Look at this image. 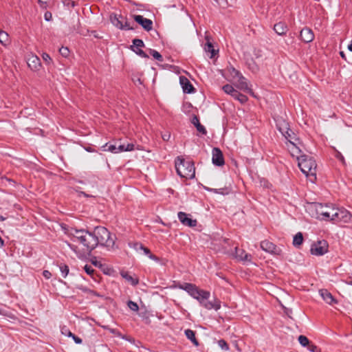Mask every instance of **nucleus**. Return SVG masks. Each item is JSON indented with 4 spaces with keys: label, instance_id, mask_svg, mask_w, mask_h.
Listing matches in <instances>:
<instances>
[{
    "label": "nucleus",
    "instance_id": "obj_1",
    "mask_svg": "<svg viewBox=\"0 0 352 352\" xmlns=\"http://www.w3.org/2000/svg\"><path fill=\"white\" fill-rule=\"evenodd\" d=\"M69 235L72 237L74 242L78 243L82 245V248L80 249L77 245L67 242V246L76 253L79 258L90 256L91 252L96 248L95 239L91 231L85 229L72 228Z\"/></svg>",
    "mask_w": 352,
    "mask_h": 352
},
{
    "label": "nucleus",
    "instance_id": "obj_2",
    "mask_svg": "<svg viewBox=\"0 0 352 352\" xmlns=\"http://www.w3.org/2000/svg\"><path fill=\"white\" fill-rule=\"evenodd\" d=\"M177 287L186 292L192 298L196 299L201 306L208 310L213 309L215 311H218L221 309V302L219 299L214 298L213 301L208 300L210 296V292L199 289L195 284L190 283H179Z\"/></svg>",
    "mask_w": 352,
    "mask_h": 352
},
{
    "label": "nucleus",
    "instance_id": "obj_3",
    "mask_svg": "<svg viewBox=\"0 0 352 352\" xmlns=\"http://www.w3.org/2000/svg\"><path fill=\"white\" fill-rule=\"evenodd\" d=\"M298 160V165L300 170L306 177H311L310 179L313 182V179H316V168L317 164L316 160L313 157L307 155L306 154H302L295 155Z\"/></svg>",
    "mask_w": 352,
    "mask_h": 352
},
{
    "label": "nucleus",
    "instance_id": "obj_4",
    "mask_svg": "<svg viewBox=\"0 0 352 352\" xmlns=\"http://www.w3.org/2000/svg\"><path fill=\"white\" fill-rule=\"evenodd\" d=\"M333 208L332 206L318 202L311 203L308 206L309 212L312 217L325 221H329L331 215L334 212Z\"/></svg>",
    "mask_w": 352,
    "mask_h": 352
},
{
    "label": "nucleus",
    "instance_id": "obj_5",
    "mask_svg": "<svg viewBox=\"0 0 352 352\" xmlns=\"http://www.w3.org/2000/svg\"><path fill=\"white\" fill-rule=\"evenodd\" d=\"M91 232L95 239L96 248L98 245L107 248H112L114 245V239L111 237V232L106 228L97 226Z\"/></svg>",
    "mask_w": 352,
    "mask_h": 352
},
{
    "label": "nucleus",
    "instance_id": "obj_6",
    "mask_svg": "<svg viewBox=\"0 0 352 352\" xmlns=\"http://www.w3.org/2000/svg\"><path fill=\"white\" fill-rule=\"evenodd\" d=\"M175 168L181 177L191 179L195 177V168L192 161H186L182 157H177Z\"/></svg>",
    "mask_w": 352,
    "mask_h": 352
},
{
    "label": "nucleus",
    "instance_id": "obj_7",
    "mask_svg": "<svg viewBox=\"0 0 352 352\" xmlns=\"http://www.w3.org/2000/svg\"><path fill=\"white\" fill-rule=\"evenodd\" d=\"M329 221L335 224L351 223L352 214L344 208H334Z\"/></svg>",
    "mask_w": 352,
    "mask_h": 352
},
{
    "label": "nucleus",
    "instance_id": "obj_8",
    "mask_svg": "<svg viewBox=\"0 0 352 352\" xmlns=\"http://www.w3.org/2000/svg\"><path fill=\"white\" fill-rule=\"evenodd\" d=\"M283 135L292 146L289 148L292 157H295L296 154H300L302 151L298 145L301 144V142L296 134L290 129L288 131L283 133Z\"/></svg>",
    "mask_w": 352,
    "mask_h": 352
},
{
    "label": "nucleus",
    "instance_id": "obj_9",
    "mask_svg": "<svg viewBox=\"0 0 352 352\" xmlns=\"http://www.w3.org/2000/svg\"><path fill=\"white\" fill-rule=\"evenodd\" d=\"M111 23L119 30H133L134 28L130 25L127 21L126 17H124L122 14L111 13L110 14Z\"/></svg>",
    "mask_w": 352,
    "mask_h": 352
},
{
    "label": "nucleus",
    "instance_id": "obj_10",
    "mask_svg": "<svg viewBox=\"0 0 352 352\" xmlns=\"http://www.w3.org/2000/svg\"><path fill=\"white\" fill-rule=\"evenodd\" d=\"M329 244L325 240H319L312 243L310 252L314 256H322L328 252Z\"/></svg>",
    "mask_w": 352,
    "mask_h": 352
},
{
    "label": "nucleus",
    "instance_id": "obj_11",
    "mask_svg": "<svg viewBox=\"0 0 352 352\" xmlns=\"http://www.w3.org/2000/svg\"><path fill=\"white\" fill-rule=\"evenodd\" d=\"M222 89L225 93L230 95L234 99L239 101L240 103L241 104H245L248 100V98L245 95L240 93L239 91L235 89L231 85L226 84L223 86Z\"/></svg>",
    "mask_w": 352,
    "mask_h": 352
},
{
    "label": "nucleus",
    "instance_id": "obj_12",
    "mask_svg": "<svg viewBox=\"0 0 352 352\" xmlns=\"http://www.w3.org/2000/svg\"><path fill=\"white\" fill-rule=\"evenodd\" d=\"M261 248L270 254L274 255H280L282 250L275 244L268 240H264L261 242Z\"/></svg>",
    "mask_w": 352,
    "mask_h": 352
},
{
    "label": "nucleus",
    "instance_id": "obj_13",
    "mask_svg": "<svg viewBox=\"0 0 352 352\" xmlns=\"http://www.w3.org/2000/svg\"><path fill=\"white\" fill-rule=\"evenodd\" d=\"M212 164L217 166H222L225 164L224 157L221 150L219 148L214 147L212 151Z\"/></svg>",
    "mask_w": 352,
    "mask_h": 352
},
{
    "label": "nucleus",
    "instance_id": "obj_14",
    "mask_svg": "<svg viewBox=\"0 0 352 352\" xmlns=\"http://www.w3.org/2000/svg\"><path fill=\"white\" fill-rule=\"evenodd\" d=\"M133 18L134 21L142 27V28L149 32L153 29V21L146 18H144L142 15H133Z\"/></svg>",
    "mask_w": 352,
    "mask_h": 352
},
{
    "label": "nucleus",
    "instance_id": "obj_15",
    "mask_svg": "<svg viewBox=\"0 0 352 352\" xmlns=\"http://www.w3.org/2000/svg\"><path fill=\"white\" fill-rule=\"evenodd\" d=\"M179 83L184 94H190L196 91V89L186 77L181 76L179 77Z\"/></svg>",
    "mask_w": 352,
    "mask_h": 352
},
{
    "label": "nucleus",
    "instance_id": "obj_16",
    "mask_svg": "<svg viewBox=\"0 0 352 352\" xmlns=\"http://www.w3.org/2000/svg\"><path fill=\"white\" fill-rule=\"evenodd\" d=\"M177 217L180 222L184 226L193 228L195 227L197 224L196 219H192L188 217V214L184 212H179Z\"/></svg>",
    "mask_w": 352,
    "mask_h": 352
},
{
    "label": "nucleus",
    "instance_id": "obj_17",
    "mask_svg": "<svg viewBox=\"0 0 352 352\" xmlns=\"http://www.w3.org/2000/svg\"><path fill=\"white\" fill-rule=\"evenodd\" d=\"M300 38L305 43L311 42L314 39V34L309 28H304L300 32Z\"/></svg>",
    "mask_w": 352,
    "mask_h": 352
},
{
    "label": "nucleus",
    "instance_id": "obj_18",
    "mask_svg": "<svg viewBox=\"0 0 352 352\" xmlns=\"http://www.w3.org/2000/svg\"><path fill=\"white\" fill-rule=\"evenodd\" d=\"M28 67L32 71H38L41 67V62L37 56H30L27 61Z\"/></svg>",
    "mask_w": 352,
    "mask_h": 352
},
{
    "label": "nucleus",
    "instance_id": "obj_19",
    "mask_svg": "<svg viewBox=\"0 0 352 352\" xmlns=\"http://www.w3.org/2000/svg\"><path fill=\"white\" fill-rule=\"evenodd\" d=\"M319 293L322 299L329 305H333L338 303V300L333 295L326 289L319 290Z\"/></svg>",
    "mask_w": 352,
    "mask_h": 352
},
{
    "label": "nucleus",
    "instance_id": "obj_20",
    "mask_svg": "<svg viewBox=\"0 0 352 352\" xmlns=\"http://www.w3.org/2000/svg\"><path fill=\"white\" fill-rule=\"evenodd\" d=\"M274 31L279 36H285L289 30V28L286 23L279 21L274 25Z\"/></svg>",
    "mask_w": 352,
    "mask_h": 352
},
{
    "label": "nucleus",
    "instance_id": "obj_21",
    "mask_svg": "<svg viewBox=\"0 0 352 352\" xmlns=\"http://www.w3.org/2000/svg\"><path fill=\"white\" fill-rule=\"evenodd\" d=\"M191 123L195 126L197 131L201 135H206L207 134V130L205 126L200 123L198 116L194 115Z\"/></svg>",
    "mask_w": 352,
    "mask_h": 352
},
{
    "label": "nucleus",
    "instance_id": "obj_22",
    "mask_svg": "<svg viewBox=\"0 0 352 352\" xmlns=\"http://www.w3.org/2000/svg\"><path fill=\"white\" fill-rule=\"evenodd\" d=\"M120 275L133 286H136L139 284V278L136 276H131L129 272L122 271L120 272Z\"/></svg>",
    "mask_w": 352,
    "mask_h": 352
},
{
    "label": "nucleus",
    "instance_id": "obj_23",
    "mask_svg": "<svg viewBox=\"0 0 352 352\" xmlns=\"http://www.w3.org/2000/svg\"><path fill=\"white\" fill-rule=\"evenodd\" d=\"M276 122L277 129L281 133L282 135L290 129L289 123L282 118H278Z\"/></svg>",
    "mask_w": 352,
    "mask_h": 352
},
{
    "label": "nucleus",
    "instance_id": "obj_24",
    "mask_svg": "<svg viewBox=\"0 0 352 352\" xmlns=\"http://www.w3.org/2000/svg\"><path fill=\"white\" fill-rule=\"evenodd\" d=\"M234 71L236 72V74L237 76H239L240 74V76H239V86L238 87L241 89V90H243V91H246L247 89H248L249 87H248V84L247 82V80L245 77H243L240 73L239 72L235 70L234 69Z\"/></svg>",
    "mask_w": 352,
    "mask_h": 352
},
{
    "label": "nucleus",
    "instance_id": "obj_25",
    "mask_svg": "<svg viewBox=\"0 0 352 352\" xmlns=\"http://www.w3.org/2000/svg\"><path fill=\"white\" fill-rule=\"evenodd\" d=\"M186 338L190 340L195 346H199V343L195 337V332L191 329H186L184 331Z\"/></svg>",
    "mask_w": 352,
    "mask_h": 352
},
{
    "label": "nucleus",
    "instance_id": "obj_26",
    "mask_svg": "<svg viewBox=\"0 0 352 352\" xmlns=\"http://www.w3.org/2000/svg\"><path fill=\"white\" fill-rule=\"evenodd\" d=\"M62 333L67 337L72 338L76 344H80L82 343V340L72 333L69 329H65V331L63 329Z\"/></svg>",
    "mask_w": 352,
    "mask_h": 352
},
{
    "label": "nucleus",
    "instance_id": "obj_27",
    "mask_svg": "<svg viewBox=\"0 0 352 352\" xmlns=\"http://www.w3.org/2000/svg\"><path fill=\"white\" fill-rule=\"evenodd\" d=\"M303 235L302 232H299L296 234L293 238V245L294 247L298 248L303 243Z\"/></svg>",
    "mask_w": 352,
    "mask_h": 352
},
{
    "label": "nucleus",
    "instance_id": "obj_28",
    "mask_svg": "<svg viewBox=\"0 0 352 352\" xmlns=\"http://www.w3.org/2000/svg\"><path fill=\"white\" fill-rule=\"evenodd\" d=\"M133 45L130 46V49L132 51H135V49H140V47H144V43L142 39L134 38L132 41Z\"/></svg>",
    "mask_w": 352,
    "mask_h": 352
},
{
    "label": "nucleus",
    "instance_id": "obj_29",
    "mask_svg": "<svg viewBox=\"0 0 352 352\" xmlns=\"http://www.w3.org/2000/svg\"><path fill=\"white\" fill-rule=\"evenodd\" d=\"M206 190L208 192H212L214 193L221 194L223 195H228L229 193V190L228 188H211L208 187H205Z\"/></svg>",
    "mask_w": 352,
    "mask_h": 352
},
{
    "label": "nucleus",
    "instance_id": "obj_30",
    "mask_svg": "<svg viewBox=\"0 0 352 352\" xmlns=\"http://www.w3.org/2000/svg\"><path fill=\"white\" fill-rule=\"evenodd\" d=\"M0 43L6 46L10 44V39L8 34L3 30H0Z\"/></svg>",
    "mask_w": 352,
    "mask_h": 352
},
{
    "label": "nucleus",
    "instance_id": "obj_31",
    "mask_svg": "<svg viewBox=\"0 0 352 352\" xmlns=\"http://www.w3.org/2000/svg\"><path fill=\"white\" fill-rule=\"evenodd\" d=\"M101 149L103 151H109L113 153H117V146L114 144H111L110 143H106L102 146H101Z\"/></svg>",
    "mask_w": 352,
    "mask_h": 352
},
{
    "label": "nucleus",
    "instance_id": "obj_32",
    "mask_svg": "<svg viewBox=\"0 0 352 352\" xmlns=\"http://www.w3.org/2000/svg\"><path fill=\"white\" fill-rule=\"evenodd\" d=\"M204 50L206 52L210 53L211 56L210 58H212L216 54V50L214 49V46L211 42H210L208 40L207 41L206 43L204 46Z\"/></svg>",
    "mask_w": 352,
    "mask_h": 352
},
{
    "label": "nucleus",
    "instance_id": "obj_33",
    "mask_svg": "<svg viewBox=\"0 0 352 352\" xmlns=\"http://www.w3.org/2000/svg\"><path fill=\"white\" fill-rule=\"evenodd\" d=\"M79 289L81 290L83 293L89 294L94 296L102 297V295L100 294L96 291L90 289L89 288L85 287V286L80 287Z\"/></svg>",
    "mask_w": 352,
    "mask_h": 352
},
{
    "label": "nucleus",
    "instance_id": "obj_34",
    "mask_svg": "<svg viewBox=\"0 0 352 352\" xmlns=\"http://www.w3.org/2000/svg\"><path fill=\"white\" fill-rule=\"evenodd\" d=\"M129 246L136 250V252L138 253H141L144 247V245L140 242L129 243Z\"/></svg>",
    "mask_w": 352,
    "mask_h": 352
},
{
    "label": "nucleus",
    "instance_id": "obj_35",
    "mask_svg": "<svg viewBox=\"0 0 352 352\" xmlns=\"http://www.w3.org/2000/svg\"><path fill=\"white\" fill-rule=\"evenodd\" d=\"M142 252H143V253L145 255H146L151 260H153L155 261H160V258L157 256H155L153 254H152L151 250L148 248L144 246Z\"/></svg>",
    "mask_w": 352,
    "mask_h": 352
},
{
    "label": "nucleus",
    "instance_id": "obj_36",
    "mask_svg": "<svg viewBox=\"0 0 352 352\" xmlns=\"http://www.w3.org/2000/svg\"><path fill=\"white\" fill-rule=\"evenodd\" d=\"M58 267H59V270L61 272L62 276L63 278H65L68 275L69 272L68 265L65 263H60L58 265Z\"/></svg>",
    "mask_w": 352,
    "mask_h": 352
},
{
    "label": "nucleus",
    "instance_id": "obj_37",
    "mask_svg": "<svg viewBox=\"0 0 352 352\" xmlns=\"http://www.w3.org/2000/svg\"><path fill=\"white\" fill-rule=\"evenodd\" d=\"M149 52H150V54L157 60L160 61V62H163L164 61V58H163V56L160 54V52H158L157 51H156L155 50H153V49H150L149 50Z\"/></svg>",
    "mask_w": 352,
    "mask_h": 352
},
{
    "label": "nucleus",
    "instance_id": "obj_38",
    "mask_svg": "<svg viewBox=\"0 0 352 352\" xmlns=\"http://www.w3.org/2000/svg\"><path fill=\"white\" fill-rule=\"evenodd\" d=\"M298 342L302 346H307L309 344V339L303 335H300L298 337Z\"/></svg>",
    "mask_w": 352,
    "mask_h": 352
},
{
    "label": "nucleus",
    "instance_id": "obj_39",
    "mask_svg": "<svg viewBox=\"0 0 352 352\" xmlns=\"http://www.w3.org/2000/svg\"><path fill=\"white\" fill-rule=\"evenodd\" d=\"M217 343H218L219 346L222 350L228 351L230 349L229 345L225 340L221 339V340H218Z\"/></svg>",
    "mask_w": 352,
    "mask_h": 352
},
{
    "label": "nucleus",
    "instance_id": "obj_40",
    "mask_svg": "<svg viewBox=\"0 0 352 352\" xmlns=\"http://www.w3.org/2000/svg\"><path fill=\"white\" fill-rule=\"evenodd\" d=\"M127 306L133 311L137 312L139 310L138 305L131 300L127 302Z\"/></svg>",
    "mask_w": 352,
    "mask_h": 352
},
{
    "label": "nucleus",
    "instance_id": "obj_41",
    "mask_svg": "<svg viewBox=\"0 0 352 352\" xmlns=\"http://www.w3.org/2000/svg\"><path fill=\"white\" fill-rule=\"evenodd\" d=\"M59 52L62 56L66 58L69 54V50L67 47H62L59 49Z\"/></svg>",
    "mask_w": 352,
    "mask_h": 352
},
{
    "label": "nucleus",
    "instance_id": "obj_42",
    "mask_svg": "<svg viewBox=\"0 0 352 352\" xmlns=\"http://www.w3.org/2000/svg\"><path fill=\"white\" fill-rule=\"evenodd\" d=\"M84 270L85 272L90 276H92L95 272V270L90 265H85L84 267Z\"/></svg>",
    "mask_w": 352,
    "mask_h": 352
},
{
    "label": "nucleus",
    "instance_id": "obj_43",
    "mask_svg": "<svg viewBox=\"0 0 352 352\" xmlns=\"http://www.w3.org/2000/svg\"><path fill=\"white\" fill-rule=\"evenodd\" d=\"M133 52L142 58H148V55L141 49H135V50Z\"/></svg>",
    "mask_w": 352,
    "mask_h": 352
},
{
    "label": "nucleus",
    "instance_id": "obj_44",
    "mask_svg": "<svg viewBox=\"0 0 352 352\" xmlns=\"http://www.w3.org/2000/svg\"><path fill=\"white\" fill-rule=\"evenodd\" d=\"M42 58L43 59V60L47 64V65H50V63H52V58L50 57V56L47 54V53H43L42 54Z\"/></svg>",
    "mask_w": 352,
    "mask_h": 352
},
{
    "label": "nucleus",
    "instance_id": "obj_45",
    "mask_svg": "<svg viewBox=\"0 0 352 352\" xmlns=\"http://www.w3.org/2000/svg\"><path fill=\"white\" fill-rule=\"evenodd\" d=\"M307 349L311 352H318V346L314 344H309V345L307 346Z\"/></svg>",
    "mask_w": 352,
    "mask_h": 352
},
{
    "label": "nucleus",
    "instance_id": "obj_46",
    "mask_svg": "<svg viewBox=\"0 0 352 352\" xmlns=\"http://www.w3.org/2000/svg\"><path fill=\"white\" fill-rule=\"evenodd\" d=\"M135 145L133 144H124L125 151H131L134 150Z\"/></svg>",
    "mask_w": 352,
    "mask_h": 352
},
{
    "label": "nucleus",
    "instance_id": "obj_47",
    "mask_svg": "<svg viewBox=\"0 0 352 352\" xmlns=\"http://www.w3.org/2000/svg\"><path fill=\"white\" fill-rule=\"evenodd\" d=\"M238 257L240 258V260L246 261L250 260V255L248 254L245 253L244 256H238Z\"/></svg>",
    "mask_w": 352,
    "mask_h": 352
},
{
    "label": "nucleus",
    "instance_id": "obj_48",
    "mask_svg": "<svg viewBox=\"0 0 352 352\" xmlns=\"http://www.w3.org/2000/svg\"><path fill=\"white\" fill-rule=\"evenodd\" d=\"M43 276L46 278V279H50L52 276V274L50 271L48 270H44L43 272Z\"/></svg>",
    "mask_w": 352,
    "mask_h": 352
},
{
    "label": "nucleus",
    "instance_id": "obj_49",
    "mask_svg": "<svg viewBox=\"0 0 352 352\" xmlns=\"http://www.w3.org/2000/svg\"><path fill=\"white\" fill-rule=\"evenodd\" d=\"M162 138L164 141H168L170 138V133L169 132H166L164 134L162 135Z\"/></svg>",
    "mask_w": 352,
    "mask_h": 352
},
{
    "label": "nucleus",
    "instance_id": "obj_50",
    "mask_svg": "<svg viewBox=\"0 0 352 352\" xmlns=\"http://www.w3.org/2000/svg\"><path fill=\"white\" fill-rule=\"evenodd\" d=\"M336 157L337 159L340 160L342 163L345 162L344 157L340 152H338V153L336 155Z\"/></svg>",
    "mask_w": 352,
    "mask_h": 352
},
{
    "label": "nucleus",
    "instance_id": "obj_51",
    "mask_svg": "<svg viewBox=\"0 0 352 352\" xmlns=\"http://www.w3.org/2000/svg\"><path fill=\"white\" fill-rule=\"evenodd\" d=\"M44 18L47 21H50L52 19V14L49 12H46L44 14Z\"/></svg>",
    "mask_w": 352,
    "mask_h": 352
},
{
    "label": "nucleus",
    "instance_id": "obj_52",
    "mask_svg": "<svg viewBox=\"0 0 352 352\" xmlns=\"http://www.w3.org/2000/svg\"><path fill=\"white\" fill-rule=\"evenodd\" d=\"M125 151L124 144H120L118 146H117V153H121Z\"/></svg>",
    "mask_w": 352,
    "mask_h": 352
},
{
    "label": "nucleus",
    "instance_id": "obj_53",
    "mask_svg": "<svg viewBox=\"0 0 352 352\" xmlns=\"http://www.w3.org/2000/svg\"><path fill=\"white\" fill-rule=\"evenodd\" d=\"M48 1L49 0H38V2L41 6H45Z\"/></svg>",
    "mask_w": 352,
    "mask_h": 352
},
{
    "label": "nucleus",
    "instance_id": "obj_54",
    "mask_svg": "<svg viewBox=\"0 0 352 352\" xmlns=\"http://www.w3.org/2000/svg\"><path fill=\"white\" fill-rule=\"evenodd\" d=\"M247 93H248L249 94H250L251 96H252L253 97L256 98V96L254 95V91H252V89L251 88H248V89H247L245 91Z\"/></svg>",
    "mask_w": 352,
    "mask_h": 352
},
{
    "label": "nucleus",
    "instance_id": "obj_55",
    "mask_svg": "<svg viewBox=\"0 0 352 352\" xmlns=\"http://www.w3.org/2000/svg\"><path fill=\"white\" fill-rule=\"evenodd\" d=\"M85 150L87 151V152H89V153H93V152H96V150L94 149L91 146H88V147H86L85 148Z\"/></svg>",
    "mask_w": 352,
    "mask_h": 352
},
{
    "label": "nucleus",
    "instance_id": "obj_56",
    "mask_svg": "<svg viewBox=\"0 0 352 352\" xmlns=\"http://www.w3.org/2000/svg\"><path fill=\"white\" fill-rule=\"evenodd\" d=\"M340 56H341L343 59L346 60V56H345V54H344V52L340 51Z\"/></svg>",
    "mask_w": 352,
    "mask_h": 352
},
{
    "label": "nucleus",
    "instance_id": "obj_57",
    "mask_svg": "<svg viewBox=\"0 0 352 352\" xmlns=\"http://www.w3.org/2000/svg\"><path fill=\"white\" fill-rule=\"evenodd\" d=\"M80 194L82 195H83L84 197H91L89 195H88V194H87L86 192H82V191L80 192Z\"/></svg>",
    "mask_w": 352,
    "mask_h": 352
},
{
    "label": "nucleus",
    "instance_id": "obj_58",
    "mask_svg": "<svg viewBox=\"0 0 352 352\" xmlns=\"http://www.w3.org/2000/svg\"><path fill=\"white\" fill-rule=\"evenodd\" d=\"M348 49L349 51L352 52V40L350 42V44L348 45Z\"/></svg>",
    "mask_w": 352,
    "mask_h": 352
},
{
    "label": "nucleus",
    "instance_id": "obj_59",
    "mask_svg": "<svg viewBox=\"0 0 352 352\" xmlns=\"http://www.w3.org/2000/svg\"><path fill=\"white\" fill-rule=\"evenodd\" d=\"M6 219V217H3L2 215L0 214V221H3Z\"/></svg>",
    "mask_w": 352,
    "mask_h": 352
},
{
    "label": "nucleus",
    "instance_id": "obj_60",
    "mask_svg": "<svg viewBox=\"0 0 352 352\" xmlns=\"http://www.w3.org/2000/svg\"><path fill=\"white\" fill-rule=\"evenodd\" d=\"M348 284L352 285V280L348 282Z\"/></svg>",
    "mask_w": 352,
    "mask_h": 352
},
{
    "label": "nucleus",
    "instance_id": "obj_61",
    "mask_svg": "<svg viewBox=\"0 0 352 352\" xmlns=\"http://www.w3.org/2000/svg\"><path fill=\"white\" fill-rule=\"evenodd\" d=\"M133 4H134L135 6H142L141 4H138V3H133Z\"/></svg>",
    "mask_w": 352,
    "mask_h": 352
},
{
    "label": "nucleus",
    "instance_id": "obj_62",
    "mask_svg": "<svg viewBox=\"0 0 352 352\" xmlns=\"http://www.w3.org/2000/svg\"><path fill=\"white\" fill-rule=\"evenodd\" d=\"M243 254H245V252L243 251H242V252H241L240 256H243Z\"/></svg>",
    "mask_w": 352,
    "mask_h": 352
},
{
    "label": "nucleus",
    "instance_id": "obj_63",
    "mask_svg": "<svg viewBox=\"0 0 352 352\" xmlns=\"http://www.w3.org/2000/svg\"><path fill=\"white\" fill-rule=\"evenodd\" d=\"M187 104L188 105V107H191V104L190 103H187Z\"/></svg>",
    "mask_w": 352,
    "mask_h": 352
},
{
    "label": "nucleus",
    "instance_id": "obj_64",
    "mask_svg": "<svg viewBox=\"0 0 352 352\" xmlns=\"http://www.w3.org/2000/svg\"><path fill=\"white\" fill-rule=\"evenodd\" d=\"M78 182L80 184H83L82 181H79Z\"/></svg>",
    "mask_w": 352,
    "mask_h": 352
}]
</instances>
